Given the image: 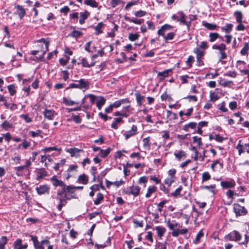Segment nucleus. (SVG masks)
<instances>
[{
    "label": "nucleus",
    "instance_id": "obj_8",
    "mask_svg": "<svg viewBox=\"0 0 249 249\" xmlns=\"http://www.w3.org/2000/svg\"><path fill=\"white\" fill-rule=\"evenodd\" d=\"M137 133V126L135 125H133L130 130L123 132V135L125 139L130 138L131 137L136 135Z\"/></svg>",
    "mask_w": 249,
    "mask_h": 249
},
{
    "label": "nucleus",
    "instance_id": "obj_24",
    "mask_svg": "<svg viewBox=\"0 0 249 249\" xmlns=\"http://www.w3.org/2000/svg\"><path fill=\"white\" fill-rule=\"evenodd\" d=\"M212 49L214 50H217L219 51V53L221 52H224L226 49V46L224 44L221 43L219 45H213L212 46Z\"/></svg>",
    "mask_w": 249,
    "mask_h": 249
},
{
    "label": "nucleus",
    "instance_id": "obj_3",
    "mask_svg": "<svg viewBox=\"0 0 249 249\" xmlns=\"http://www.w3.org/2000/svg\"><path fill=\"white\" fill-rule=\"evenodd\" d=\"M140 190L141 188L139 186L132 185L127 188L123 189L122 192L124 194L132 195L134 197H136L139 195Z\"/></svg>",
    "mask_w": 249,
    "mask_h": 249
},
{
    "label": "nucleus",
    "instance_id": "obj_14",
    "mask_svg": "<svg viewBox=\"0 0 249 249\" xmlns=\"http://www.w3.org/2000/svg\"><path fill=\"white\" fill-rule=\"evenodd\" d=\"M89 13L87 11L84 12H80L79 23L81 25L85 23V20L89 17Z\"/></svg>",
    "mask_w": 249,
    "mask_h": 249
},
{
    "label": "nucleus",
    "instance_id": "obj_31",
    "mask_svg": "<svg viewBox=\"0 0 249 249\" xmlns=\"http://www.w3.org/2000/svg\"><path fill=\"white\" fill-rule=\"evenodd\" d=\"M123 121V119L120 117L116 118L115 121H113L111 124V127L115 129H117L118 125Z\"/></svg>",
    "mask_w": 249,
    "mask_h": 249
},
{
    "label": "nucleus",
    "instance_id": "obj_64",
    "mask_svg": "<svg viewBox=\"0 0 249 249\" xmlns=\"http://www.w3.org/2000/svg\"><path fill=\"white\" fill-rule=\"evenodd\" d=\"M209 138L210 140L214 139L215 140H223L222 138L219 135L216 134L211 135Z\"/></svg>",
    "mask_w": 249,
    "mask_h": 249
},
{
    "label": "nucleus",
    "instance_id": "obj_52",
    "mask_svg": "<svg viewBox=\"0 0 249 249\" xmlns=\"http://www.w3.org/2000/svg\"><path fill=\"white\" fill-rule=\"evenodd\" d=\"M45 152H50L53 150L61 151V148H57L55 146L46 147L42 149Z\"/></svg>",
    "mask_w": 249,
    "mask_h": 249
},
{
    "label": "nucleus",
    "instance_id": "obj_1",
    "mask_svg": "<svg viewBox=\"0 0 249 249\" xmlns=\"http://www.w3.org/2000/svg\"><path fill=\"white\" fill-rule=\"evenodd\" d=\"M56 195L64 199L66 202L68 200H70L72 198H77L75 190L72 185H66L61 190H57Z\"/></svg>",
    "mask_w": 249,
    "mask_h": 249
},
{
    "label": "nucleus",
    "instance_id": "obj_18",
    "mask_svg": "<svg viewBox=\"0 0 249 249\" xmlns=\"http://www.w3.org/2000/svg\"><path fill=\"white\" fill-rule=\"evenodd\" d=\"M36 179H39L40 178L46 177L47 175V172L44 169H37L36 170Z\"/></svg>",
    "mask_w": 249,
    "mask_h": 249
},
{
    "label": "nucleus",
    "instance_id": "obj_11",
    "mask_svg": "<svg viewBox=\"0 0 249 249\" xmlns=\"http://www.w3.org/2000/svg\"><path fill=\"white\" fill-rule=\"evenodd\" d=\"M173 26L167 24H165L161 26L160 29L158 31L159 36H164V34L167 31L171 30Z\"/></svg>",
    "mask_w": 249,
    "mask_h": 249
},
{
    "label": "nucleus",
    "instance_id": "obj_2",
    "mask_svg": "<svg viewBox=\"0 0 249 249\" xmlns=\"http://www.w3.org/2000/svg\"><path fill=\"white\" fill-rule=\"evenodd\" d=\"M76 83H71L67 89L76 88L79 89H89L90 86L89 82L84 79H80L79 80L75 81Z\"/></svg>",
    "mask_w": 249,
    "mask_h": 249
},
{
    "label": "nucleus",
    "instance_id": "obj_56",
    "mask_svg": "<svg viewBox=\"0 0 249 249\" xmlns=\"http://www.w3.org/2000/svg\"><path fill=\"white\" fill-rule=\"evenodd\" d=\"M178 14L179 15V17H180L178 19L179 21L181 23L183 22H184V20H185V18H186V16H185V14L182 11H179V12H178Z\"/></svg>",
    "mask_w": 249,
    "mask_h": 249
},
{
    "label": "nucleus",
    "instance_id": "obj_59",
    "mask_svg": "<svg viewBox=\"0 0 249 249\" xmlns=\"http://www.w3.org/2000/svg\"><path fill=\"white\" fill-rule=\"evenodd\" d=\"M167 202V200H164L157 204L158 205V211L159 212H161L162 210V208L163 207L165 204Z\"/></svg>",
    "mask_w": 249,
    "mask_h": 249
},
{
    "label": "nucleus",
    "instance_id": "obj_43",
    "mask_svg": "<svg viewBox=\"0 0 249 249\" xmlns=\"http://www.w3.org/2000/svg\"><path fill=\"white\" fill-rule=\"evenodd\" d=\"M8 90L10 93V95L13 96L16 93V90L15 89V86L14 85H10L7 87Z\"/></svg>",
    "mask_w": 249,
    "mask_h": 249
},
{
    "label": "nucleus",
    "instance_id": "obj_6",
    "mask_svg": "<svg viewBox=\"0 0 249 249\" xmlns=\"http://www.w3.org/2000/svg\"><path fill=\"white\" fill-rule=\"evenodd\" d=\"M14 9H15V14L18 15L20 19L25 16L26 11L23 6L16 4L14 6Z\"/></svg>",
    "mask_w": 249,
    "mask_h": 249
},
{
    "label": "nucleus",
    "instance_id": "obj_63",
    "mask_svg": "<svg viewBox=\"0 0 249 249\" xmlns=\"http://www.w3.org/2000/svg\"><path fill=\"white\" fill-rule=\"evenodd\" d=\"M64 103L67 106H72L74 104H78V103H75V102L71 100L67 99L66 98L64 99Z\"/></svg>",
    "mask_w": 249,
    "mask_h": 249
},
{
    "label": "nucleus",
    "instance_id": "obj_33",
    "mask_svg": "<svg viewBox=\"0 0 249 249\" xmlns=\"http://www.w3.org/2000/svg\"><path fill=\"white\" fill-rule=\"evenodd\" d=\"M8 239L6 236H2L0 238V249H5V246L7 244Z\"/></svg>",
    "mask_w": 249,
    "mask_h": 249
},
{
    "label": "nucleus",
    "instance_id": "obj_35",
    "mask_svg": "<svg viewBox=\"0 0 249 249\" xmlns=\"http://www.w3.org/2000/svg\"><path fill=\"white\" fill-rule=\"evenodd\" d=\"M176 34L174 32L169 33L166 36L164 34V36H162L165 41L167 42L168 40H171L173 39L174 37L175 36Z\"/></svg>",
    "mask_w": 249,
    "mask_h": 249
},
{
    "label": "nucleus",
    "instance_id": "obj_25",
    "mask_svg": "<svg viewBox=\"0 0 249 249\" xmlns=\"http://www.w3.org/2000/svg\"><path fill=\"white\" fill-rule=\"evenodd\" d=\"M1 127L5 130H8L13 127V124L7 121H5L1 124Z\"/></svg>",
    "mask_w": 249,
    "mask_h": 249
},
{
    "label": "nucleus",
    "instance_id": "obj_55",
    "mask_svg": "<svg viewBox=\"0 0 249 249\" xmlns=\"http://www.w3.org/2000/svg\"><path fill=\"white\" fill-rule=\"evenodd\" d=\"M175 178H173V177H170L165 179L164 182L165 184L167 185L168 186H170L172 183L175 182Z\"/></svg>",
    "mask_w": 249,
    "mask_h": 249
},
{
    "label": "nucleus",
    "instance_id": "obj_21",
    "mask_svg": "<svg viewBox=\"0 0 249 249\" xmlns=\"http://www.w3.org/2000/svg\"><path fill=\"white\" fill-rule=\"evenodd\" d=\"M202 25L210 30H214L216 29L217 25L215 24H211L206 21H202Z\"/></svg>",
    "mask_w": 249,
    "mask_h": 249
},
{
    "label": "nucleus",
    "instance_id": "obj_47",
    "mask_svg": "<svg viewBox=\"0 0 249 249\" xmlns=\"http://www.w3.org/2000/svg\"><path fill=\"white\" fill-rule=\"evenodd\" d=\"M210 98L211 100L213 102L217 100L219 98L218 95L214 92H210Z\"/></svg>",
    "mask_w": 249,
    "mask_h": 249
},
{
    "label": "nucleus",
    "instance_id": "obj_61",
    "mask_svg": "<svg viewBox=\"0 0 249 249\" xmlns=\"http://www.w3.org/2000/svg\"><path fill=\"white\" fill-rule=\"evenodd\" d=\"M218 107L219 109H220L222 112H226L228 110V108L225 107V103L224 102L219 104Z\"/></svg>",
    "mask_w": 249,
    "mask_h": 249
},
{
    "label": "nucleus",
    "instance_id": "obj_51",
    "mask_svg": "<svg viewBox=\"0 0 249 249\" xmlns=\"http://www.w3.org/2000/svg\"><path fill=\"white\" fill-rule=\"evenodd\" d=\"M78 166L76 165L71 164L70 165L69 168L67 170L68 173L76 172H77V169Z\"/></svg>",
    "mask_w": 249,
    "mask_h": 249
},
{
    "label": "nucleus",
    "instance_id": "obj_22",
    "mask_svg": "<svg viewBox=\"0 0 249 249\" xmlns=\"http://www.w3.org/2000/svg\"><path fill=\"white\" fill-rule=\"evenodd\" d=\"M233 15L236 18L237 22L240 23L242 22L243 14L242 12L239 11H235Z\"/></svg>",
    "mask_w": 249,
    "mask_h": 249
},
{
    "label": "nucleus",
    "instance_id": "obj_41",
    "mask_svg": "<svg viewBox=\"0 0 249 249\" xmlns=\"http://www.w3.org/2000/svg\"><path fill=\"white\" fill-rule=\"evenodd\" d=\"M219 36V35L216 33H211L209 35L210 41L213 42L215 41Z\"/></svg>",
    "mask_w": 249,
    "mask_h": 249
},
{
    "label": "nucleus",
    "instance_id": "obj_19",
    "mask_svg": "<svg viewBox=\"0 0 249 249\" xmlns=\"http://www.w3.org/2000/svg\"><path fill=\"white\" fill-rule=\"evenodd\" d=\"M106 100L103 97L100 96L96 101V106L100 110L103 105L106 103Z\"/></svg>",
    "mask_w": 249,
    "mask_h": 249
},
{
    "label": "nucleus",
    "instance_id": "obj_50",
    "mask_svg": "<svg viewBox=\"0 0 249 249\" xmlns=\"http://www.w3.org/2000/svg\"><path fill=\"white\" fill-rule=\"evenodd\" d=\"M215 188V185L213 184L210 186H204L202 187V189H206L209 190L213 194H215L214 188Z\"/></svg>",
    "mask_w": 249,
    "mask_h": 249
},
{
    "label": "nucleus",
    "instance_id": "obj_38",
    "mask_svg": "<svg viewBox=\"0 0 249 249\" xmlns=\"http://www.w3.org/2000/svg\"><path fill=\"white\" fill-rule=\"evenodd\" d=\"M194 52L196 54V57H202L204 55V50H202L199 48H195Z\"/></svg>",
    "mask_w": 249,
    "mask_h": 249
},
{
    "label": "nucleus",
    "instance_id": "obj_29",
    "mask_svg": "<svg viewBox=\"0 0 249 249\" xmlns=\"http://www.w3.org/2000/svg\"><path fill=\"white\" fill-rule=\"evenodd\" d=\"M124 19L125 20H126L127 21L133 22L136 24H141L143 22V19H136L131 18H130L129 17H124Z\"/></svg>",
    "mask_w": 249,
    "mask_h": 249
},
{
    "label": "nucleus",
    "instance_id": "obj_28",
    "mask_svg": "<svg viewBox=\"0 0 249 249\" xmlns=\"http://www.w3.org/2000/svg\"><path fill=\"white\" fill-rule=\"evenodd\" d=\"M174 155L178 160H180L182 158H185L186 157V154L185 152L182 150L176 151L174 153Z\"/></svg>",
    "mask_w": 249,
    "mask_h": 249
},
{
    "label": "nucleus",
    "instance_id": "obj_9",
    "mask_svg": "<svg viewBox=\"0 0 249 249\" xmlns=\"http://www.w3.org/2000/svg\"><path fill=\"white\" fill-rule=\"evenodd\" d=\"M235 184V182L233 179H231L229 181H222L220 182V185L223 189L234 188Z\"/></svg>",
    "mask_w": 249,
    "mask_h": 249
},
{
    "label": "nucleus",
    "instance_id": "obj_10",
    "mask_svg": "<svg viewBox=\"0 0 249 249\" xmlns=\"http://www.w3.org/2000/svg\"><path fill=\"white\" fill-rule=\"evenodd\" d=\"M51 180L52 182L53 185L54 187H57L60 186L62 187V189L64 188L66 186V185L65 183L60 180H58L56 176H53L51 178Z\"/></svg>",
    "mask_w": 249,
    "mask_h": 249
},
{
    "label": "nucleus",
    "instance_id": "obj_49",
    "mask_svg": "<svg viewBox=\"0 0 249 249\" xmlns=\"http://www.w3.org/2000/svg\"><path fill=\"white\" fill-rule=\"evenodd\" d=\"M20 117L23 119L26 123H29L32 121V119L30 118L28 114H22L20 116Z\"/></svg>",
    "mask_w": 249,
    "mask_h": 249
},
{
    "label": "nucleus",
    "instance_id": "obj_12",
    "mask_svg": "<svg viewBox=\"0 0 249 249\" xmlns=\"http://www.w3.org/2000/svg\"><path fill=\"white\" fill-rule=\"evenodd\" d=\"M43 113L46 118L50 120H53L55 115V111L52 109H45Z\"/></svg>",
    "mask_w": 249,
    "mask_h": 249
},
{
    "label": "nucleus",
    "instance_id": "obj_53",
    "mask_svg": "<svg viewBox=\"0 0 249 249\" xmlns=\"http://www.w3.org/2000/svg\"><path fill=\"white\" fill-rule=\"evenodd\" d=\"M194 61L195 60L194 56L192 55H190L186 61V64L187 66L191 68L192 67V63H193Z\"/></svg>",
    "mask_w": 249,
    "mask_h": 249
},
{
    "label": "nucleus",
    "instance_id": "obj_26",
    "mask_svg": "<svg viewBox=\"0 0 249 249\" xmlns=\"http://www.w3.org/2000/svg\"><path fill=\"white\" fill-rule=\"evenodd\" d=\"M167 226L170 230L172 231L175 230V228L178 227V224L175 221L172 222L169 220L167 222Z\"/></svg>",
    "mask_w": 249,
    "mask_h": 249
},
{
    "label": "nucleus",
    "instance_id": "obj_58",
    "mask_svg": "<svg viewBox=\"0 0 249 249\" xmlns=\"http://www.w3.org/2000/svg\"><path fill=\"white\" fill-rule=\"evenodd\" d=\"M170 70H166L162 72H160L158 73V75L161 77V79H163L168 76L169 74V71H170Z\"/></svg>",
    "mask_w": 249,
    "mask_h": 249
},
{
    "label": "nucleus",
    "instance_id": "obj_48",
    "mask_svg": "<svg viewBox=\"0 0 249 249\" xmlns=\"http://www.w3.org/2000/svg\"><path fill=\"white\" fill-rule=\"evenodd\" d=\"M139 35L138 34L130 33L128 36V39L131 41H134L138 39Z\"/></svg>",
    "mask_w": 249,
    "mask_h": 249
},
{
    "label": "nucleus",
    "instance_id": "obj_60",
    "mask_svg": "<svg viewBox=\"0 0 249 249\" xmlns=\"http://www.w3.org/2000/svg\"><path fill=\"white\" fill-rule=\"evenodd\" d=\"M78 64H81L83 67L90 68L89 63L85 58H82L81 63H78Z\"/></svg>",
    "mask_w": 249,
    "mask_h": 249
},
{
    "label": "nucleus",
    "instance_id": "obj_54",
    "mask_svg": "<svg viewBox=\"0 0 249 249\" xmlns=\"http://www.w3.org/2000/svg\"><path fill=\"white\" fill-rule=\"evenodd\" d=\"M182 188L181 186L178 187L174 192L172 193L171 195L174 197H177L180 195V192Z\"/></svg>",
    "mask_w": 249,
    "mask_h": 249
},
{
    "label": "nucleus",
    "instance_id": "obj_13",
    "mask_svg": "<svg viewBox=\"0 0 249 249\" xmlns=\"http://www.w3.org/2000/svg\"><path fill=\"white\" fill-rule=\"evenodd\" d=\"M137 103L139 107H141L142 105V102L144 100L145 97L142 95L139 92H136L135 93Z\"/></svg>",
    "mask_w": 249,
    "mask_h": 249
},
{
    "label": "nucleus",
    "instance_id": "obj_20",
    "mask_svg": "<svg viewBox=\"0 0 249 249\" xmlns=\"http://www.w3.org/2000/svg\"><path fill=\"white\" fill-rule=\"evenodd\" d=\"M157 231V234L159 237L161 238L166 231V229L164 227L161 226H157L155 228Z\"/></svg>",
    "mask_w": 249,
    "mask_h": 249
},
{
    "label": "nucleus",
    "instance_id": "obj_15",
    "mask_svg": "<svg viewBox=\"0 0 249 249\" xmlns=\"http://www.w3.org/2000/svg\"><path fill=\"white\" fill-rule=\"evenodd\" d=\"M36 191L39 195L44 194L48 193L49 190V187L47 185H40L36 188Z\"/></svg>",
    "mask_w": 249,
    "mask_h": 249
},
{
    "label": "nucleus",
    "instance_id": "obj_40",
    "mask_svg": "<svg viewBox=\"0 0 249 249\" xmlns=\"http://www.w3.org/2000/svg\"><path fill=\"white\" fill-rule=\"evenodd\" d=\"M83 35V33L79 31L73 30L70 34L69 35V36H71L74 38H78L81 36Z\"/></svg>",
    "mask_w": 249,
    "mask_h": 249
},
{
    "label": "nucleus",
    "instance_id": "obj_27",
    "mask_svg": "<svg viewBox=\"0 0 249 249\" xmlns=\"http://www.w3.org/2000/svg\"><path fill=\"white\" fill-rule=\"evenodd\" d=\"M197 125V124L195 122H191L186 125H185L183 127V129L186 131H188L189 129V128L191 129H195L196 128Z\"/></svg>",
    "mask_w": 249,
    "mask_h": 249
},
{
    "label": "nucleus",
    "instance_id": "obj_57",
    "mask_svg": "<svg viewBox=\"0 0 249 249\" xmlns=\"http://www.w3.org/2000/svg\"><path fill=\"white\" fill-rule=\"evenodd\" d=\"M225 76H229L232 78H235L237 76V72L235 71H229L224 74Z\"/></svg>",
    "mask_w": 249,
    "mask_h": 249
},
{
    "label": "nucleus",
    "instance_id": "obj_42",
    "mask_svg": "<svg viewBox=\"0 0 249 249\" xmlns=\"http://www.w3.org/2000/svg\"><path fill=\"white\" fill-rule=\"evenodd\" d=\"M204 236V233L203 231L201 230L198 233L196 234L195 239L194 240V243L195 244H197L199 241L200 239Z\"/></svg>",
    "mask_w": 249,
    "mask_h": 249
},
{
    "label": "nucleus",
    "instance_id": "obj_44",
    "mask_svg": "<svg viewBox=\"0 0 249 249\" xmlns=\"http://www.w3.org/2000/svg\"><path fill=\"white\" fill-rule=\"evenodd\" d=\"M233 27V25L231 23H227L224 27H222L221 29L222 31H224L226 33H230Z\"/></svg>",
    "mask_w": 249,
    "mask_h": 249
},
{
    "label": "nucleus",
    "instance_id": "obj_46",
    "mask_svg": "<svg viewBox=\"0 0 249 249\" xmlns=\"http://www.w3.org/2000/svg\"><path fill=\"white\" fill-rule=\"evenodd\" d=\"M22 240L20 239L16 240L14 242L15 249H22Z\"/></svg>",
    "mask_w": 249,
    "mask_h": 249
},
{
    "label": "nucleus",
    "instance_id": "obj_30",
    "mask_svg": "<svg viewBox=\"0 0 249 249\" xmlns=\"http://www.w3.org/2000/svg\"><path fill=\"white\" fill-rule=\"evenodd\" d=\"M78 181L83 184H87L88 183V177L85 174H82L79 177Z\"/></svg>",
    "mask_w": 249,
    "mask_h": 249
},
{
    "label": "nucleus",
    "instance_id": "obj_4",
    "mask_svg": "<svg viewBox=\"0 0 249 249\" xmlns=\"http://www.w3.org/2000/svg\"><path fill=\"white\" fill-rule=\"evenodd\" d=\"M242 238L241 234L237 231L234 230L224 236L226 241H239Z\"/></svg>",
    "mask_w": 249,
    "mask_h": 249
},
{
    "label": "nucleus",
    "instance_id": "obj_7",
    "mask_svg": "<svg viewBox=\"0 0 249 249\" xmlns=\"http://www.w3.org/2000/svg\"><path fill=\"white\" fill-rule=\"evenodd\" d=\"M66 152L69 153L71 157L78 158L80 156V153L83 152V150L81 149H78L76 147L71 148H66Z\"/></svg>",
    "mask_w": 249,
    "mask_h": 249
},
{
    "label": "nucleus",
    "instance_id": "obj_62",
    "mask_svg": "<svg viewBox=\"0 0 249 249\" xmlns=\"http://www.w3.org/2000/svg\"><path fill=\"white\" fill-rule=\"evenodd\" d=\"M146 14V12L144 11L140 10L134 13V15L137 17H142L144 16Z\"/></svg>",
    "mask_w": 249,
    "mask_h": 249
},
{
    "label": "nucleus",
    "instance_id": "obj_16",
    "mask_svg": "<svg viewBox=\"0 0 249 249\" xmlns=\"http://www.w3.org/2000/svg\"><path fill=\"white\" fill-rule=\"evenodd\" d=\"M55 199L59 200V204L57 206V208L58 211H61L62 210V207L67 204V202L64 199L61 198L57 195L55 197Z\"/></svg>",
    "mask_w": 249,
    "mask_h": 249
},
{
    "label": "nucleus",
    "instance_id": "obj_32",
    "mask_svg": "<svg viewBox=\"0 0 249 249\" xmlns=\"http://www.w3.org/2000/svg\"><path fill=\"white\" fill-rule=\"evenodd\" d=\"M110 149L107 148L106 150H100L98 156L103 158H106L110 153Z\"/></svg>",
    "mask_w": 249,
    "mask_h": 249
},
{
    "label": "nucleus",
    "instance_id": "obj_37",
    "mask_svg": "<svg viewBox=\"0 0 249 249\" xmlns=\"http://www.w3.org/2000/svg\"><path fill=\"white\" fill-rule=\"evenodd\" d=\"M104 199V196L101 193H98L97 195L96 199L94 201V203L96 205H99Z\"/></svg>",
    "mask_w": 249,
    "mask_h": 249
},
{
    "label": "nucleus",
    "instance_id": "obj_39",
    "mask_svg": "<svg viewBox=\"0 0 249 249\" xmlns=\"http://www.w3.org/2000/svg\"><path fill=\"white\" fill-rule=\"evenodd\" d=\"M249 50V43L246 42L244 44V47L241 49L240 53L242 55H245L248 54V52Z\"/></svg>",
    "mask_w": 249,
    "mask_h": 249
},
{
    "label": "nucleus",
    "instance_id": "obj_23",
    "mask_svg": "<svg viewBox=\"0 0 249 249\" xmlns=\"http://www.w3.org/2000/svg\"><path fill=\"white\" fill-rule=\"evenodd\" d=\"M157 191V187L155 186H150L147 189V193L145 195L146 198L150 197L152 194L154 193Z\"/></svg>",
    "mask_w": 249,
    "mask_h": 249
},
{
    "label": "nucleus",
    "instance_id": "obj_45",
    "mask_svg": "<svg viewBox=\"0 0 249 249\" xmlns=\"http://www.w3.org/2000/svg\"><path fill=\"white\" fill-rule=\"evenodd\" d=\"M211 176L207 172H205L202 174V181L204 182L211 179Z\"/></svg>",
    "mask_w": 249,
    "mask_h": 249
},
{
    "label": "nucleus",
    "instance_id": "obj_34",
    "mask_svg": "<svg viewBox=\"0 0 249 249\" xmlns=\"http://www.w3.org/2000/svg\"><path fill=\"white\" fill-rule=\"evenodd\" d=\"M84 3L86 5L90 6L92 7H97L98 6V3L95 0H85Z\"/></svg>",
    "mask_w": 249,
    "mask_h": 249
},
{
    "label": "nucleus",
    "instance_id": "obj_36",
    "mask_svg": "<svg viewBox=\"0 0 249 249\" xmlns=\"http://www.w3.org/2000/svg\"><path fill=\"white\" fill-rule=\"evenodd\" d=\"M104 24L102 22L99 23L96 26L94 27L96 31V35H98L99 34H102L103 31L101 29L103 28Z\"/></svg>",
    "mask_w": 249,
    "mask_h": 249
},
{
    "label": "nucleus",
    "instance_id": "obj_5",
    "mask_svg": "<svg viewBox=\"0 0 249 249\" xmlns=\"http://www.w3.org/2000/svg\"><path fill=\"white\" fill-rule=\"evenodd\" d=\"M233 211L236 217L246 215L248 213V211L245 208L238 203L233 204Z\"/></svg>",
    "mask_w": 249,
    "mask_h": 249
},
{
    "label": "nucleus",
    "instance_id": "obj_17",
    "mask_svg": "<svg viewBox=\"0 0 249 249\" xmlns=\"http://www.w3.org/2000/svg\"><path fill=\"white\" fill-rule=\"evenodd\" d=\"M88 98H89V103L90 104V105L92 106L94 103L96 97L95 95L91 94L85 95V97L83 99L82 101V104H85V102H86L85 99Z\"/></svg>",
    "mask_w": 249,
    "mask_h": 249
}]
</instances>
